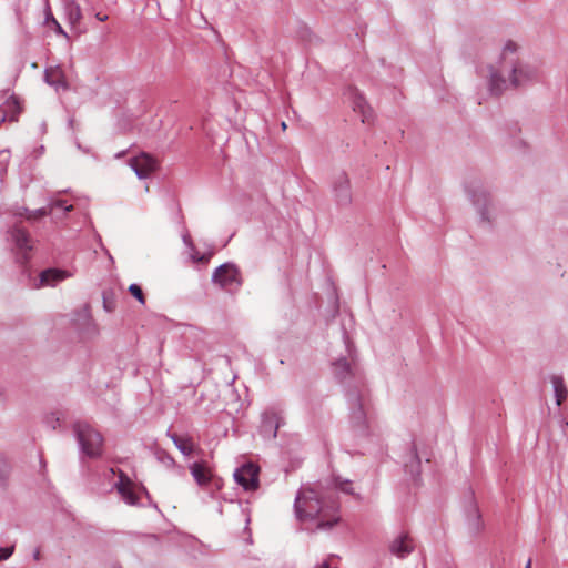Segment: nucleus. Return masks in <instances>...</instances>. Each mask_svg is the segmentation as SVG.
Wrapping results in <instances>:
<instances>
[{"label": "nucleus", "instance_id": "nucleus-1", "mask_svg": "<svg viewBox=\"0 0 568 568\" xmlns=\"http://www.w3.org/2000/svg\"><path fill=\"white\" fill-rule=\"evenodd\" d=\"M516 51L517 45L513 41L504 47L500 65L490 72L489 89L493 94L498 95L509 87H519L535 77V71L519 64L514 57Z\"/></svg>", "mask_w": 568, "mask_h": 568}, {"label": "nucleus", "instance_id": "nucleus-2", "mask_svg": "<svg viewBox=\"0 0 568 568\" xmlns=\"http://www.w3.org/2000/svg\"><path fill=\"white\" fill-rule=\"evenodd\" d=\"M295 510L301 520L316 519L318 529L331 528L339 519L336 504L325 503L321 494L311 487L300 491L295 500Z\"/></svg>", "mask_w": 568, "mask_h": 568}, {"label": "nucleus", "instance_id": "nucleus-3", "mask_svg": "<svg viewBox=\"0 0 568 568\" xmlns=\"http://www.w3.org/2000/svg\"><path fill=\"white\" fill-rule=\"evenodd\" d=\"M74 428L84 454L89 457H99L103 444L100 433L85 423H77Z\"/></svg>", "mask_w": 568, "mask_h": 568}, {"label": "nucleus", "instance_id": "nucleus-4", "mask_svg": "<svg viewBox=\"0 0 568 568\" xmlns=\"http://www.w3.org/2000/svg\"><path fill=\"white\" fill-rule=\"evenodd\" d=\"M129 165L140 179H146L159 169L158 160L148 154L141 153L129 160Z\"/></svg>", "mask_w": 568, "mask_h": 568}, {"label": "nucleus", "instance_id": "nucleus-5", "mask_svg": "<svg viewBox=\"0 0 568 568\" xmlns=\"http://www.w3.org/2000/svg\"><path fill=\"white\" fill-rule=\"evenodd\" d=\"M213 281L224 288L233 285L240 286L242 284L240 271L232 264H223L219 266L213 274Z\"/></svg>", "mask_w": 568, "mask_h": 568}, {"label": "nucleus", "instance_id": "nucleus-6", "mask_svg": "<svg viewBox=\"0 0 568 568\" xmlns=\"http://www.w3.org/2000/svg\"><path fill=\"white\" fill-rule=\"evenodd\" d=\"M258 473L260 468L248 463L243 465L234 474L235 480L246 490H255L258 487Z\"/></svg>", "mask_w": 568, "mask_h": 568}, {"label": "nucleus", "instance_id": "nucleus-7", "mask_svg": "<svg viewBox=\"0 0 568 568\" xmlns=\"http://www.w3.org/2000/svg\"><path fill=\"white\" fill-rule=\"evenodd\" d=\"M414 540L406 532H403L398 537H396L389 546L390 552L398 558L406 557L414 550Z\"/></svg>", "mask_w": 568, "mask_h": 568}, {"label": "nucleus", "instance_id": "nucleus-8", "mask_svg": "<svg viewBox=\"0 0 568 568\" xmlns=\"http://www.w3.org/2000/svg\"><path fill=\"white\" fill-rule=\"evenodd\" d=\"M45 81L57 90H68L67 77L61 67H50L45 70Z\"/></svg>", "mask_w": 568, "mask_h": 568}, {"label": "nucleus", "instance_id": "nucleus-9", "mask_svg": "<svg viewBox=\"0 0 568 568\" xmlns=\"http://www.w3.org/2000/svg\"><path fill=\"white\" fill-rule=\"evenodd\" d=\"M119 494L130 505H134L138 496L133 488V483L123 474L120 475V480L116 485Z\"/></svg>", "mask_w": 568, "mask_h": 568}, {"label": "nucleus", "instance_id": "nucleus-10", "mask_svg": "<svg viewBox=\"0 0 568 568\" xmlns=\"http://www.w3.org/2000/svg\"><path fill=\"white\" fill-rule=\"evenodd\" d=\"M13 240L17 247L28 258V253L32 250L31 239L29 233L20 227H16L12 232Z\"/></svg>", "mask_w": 568, "mask_h": 568}, {"label": "nucleus", "instance_id": "nucleus-11", "mask_svg": "<svg viewBox=\"0 0 568 568\" xmlns=\"http://www.w3.org/2000/svg\"><path fill=\"white\" fill-rule=\"evenodd\" d=\"M69 276V273L65 271L55 268L45 270L40 274V286H53Z\"/></svg>", "mask_w": 568, "mask_h": 568}, {"label": "nucleus", "instance_id": "nucleus-12", "mask_svg": "<svg viewBox=\"0 0 568 568\" xmlns=\"http://www.w3.org/2000/svg\"><path fill=\"white\" fill-rule=\"evenodd\" d=\"M65 14L69 23L73 28H75L82 19L81 8L74 0L65 1Z\"/></svg>", "mask_w": 568, "mask_h": 568}, {"label": "nucleus", "instance_id": "nucleus-13", "mask_svg": "<svg viewBox=\"0 0 568 568\" xmlns=\"http://www.w3.org/2000/svg\"><path fill=\"white\" fill-rule=\"evenodd\" d=\"M191 470L193 477L200 485H205L211 480V470L203 463H195Z\"/></svg>", "mask_w": 568, "mask_h": 568}, {"label": "nucleus", "instance_id": "nucleus-14", "mask_svg": "<svg viewBox=\"0 0 568 568\" xmlns=\"http://www.w3.org/2000/svg\"><path fill=\"white\" fill-rule=\"evenodd\" d=\"M336 196L341 200H348L349 197V180L346 174H339L334 183Z\"/></svg>", "mask_w": 568, "mask_h": 568}, {"label": "nucleus", "instance_id": "nucleus-15", "mask_svg": "<svg viewBox=\"0 0 568 568\" xmlns=\"http://www.w3.org/2000/svg\"><path fill=\"white\" fill-rule=\"evenodd\" d=\"M551 383L554 385L557 405L560 406L562 402L567 398L568 390L564 384V379L561 376H552Z\"/></svg>", "mask_w": 568, "mask_h": 568}, {"label": "nucleus", "instance_id": "nucleus-16", "mask_svg": "<svg viewBox=\"0 0 568 568\" xmlns=\"http://www.w3.org/2000/svg\"><path fill=\"white\" fill-rule=\"evenodd\" d=\"M175 446L184 454L191 455L194 448L193 442L190 437L179 436L176 434L171 436Z\"/></svg>", "mask_w": 568, "mask_h": 568}, {"label": "nucleus", "instance_id": "nucleus-17", "mask_svg": "<svg viewBox=\"0 0 568 568\" xmlns=\"http://www.w3.org/2000/svg\"><path fill=\"white\" fill-rule=\"evenodd\" d=\"M354 111L359 112L362 114V122H368L372 115V110L368 105H366L363 99H357L354 103Z\"/></svg>", "mask_w": 568, "mask_h": 568}, {"label": "nucleus", "instance_id": "nucleus-18", "mask_svg": "<svg viewBox=\"0 0 568 568\" xmlns=\"http://www.w3.org/2000/svg\"><path fill=\"white\" fill-rule=\"evenodd\" d=\"M8 108L11 110V114L9 115L10 121H17L18 114L21 112V106L17 98H12L7 102Z\"/></svg>", "mask_w": 568, "mask_h": 568}, {"label": "nucleus", "instance_id": "nucleus-19", "mask_svg": "<svg viewBox=\"0 0 568 568\" xmlns=\"http://www.w3.org/2000/svg\"><path fill=\"white\" fill-rule=\"evenodd\" d=\"M63 209L65 212H71L73 210V205L72 204H67V201L62 200V199H52L51 202H50V213L54 210V209Z\"/></svg>", "mask_w": 568, "mask_h": 568}, {"label": "nucleus", "instance_id": "nucleus-20", "mask_svg": "<svg viewBox=\"0 0 568 568\" xmlns=\"http://www.w3.org/2000/svg\"><path fill=\"white\" fill-rule=\"evenodd\" d=\"M48 214H50V211L47 210V209H38L36 211H27L26 210V219L29 220V221H36V220H39V219H42L44 216H47Z\"/></svg>", "mask_w": 568, "mask_h": 568}, {"label": "nucleus", "instance_id": "nucleus-21", "mask_svg": "<svg viewBox=\"0 0 568 568\" xmlns=\"http://www.w3.org/2000/svg\"><path fill=\"white\" fill-rule=\"evenodd\" d=\"M129 292L132 296H134L141 304H145V296L143 294L142 288L138 284H131L129 286Z\"/></svg>", "mask_w": 568, "mask_h": 568}, {"label": "nucleus", "instance_id": "nucleus-22", "mask_svg": "<svg viewBox=\"0 0 568 568\" xmlns=\"http://www.w3.org/2000/svg\"><path fill=\"white\" fill-rule=\"evenodd\" d=\"M14 550V546L0 548V560L8 559Z\"/></svg>", "mask_w": 568, "mask_h": 568}, {"label": "nucleus", "instance_id": "nucleus-23", "mask_svg": "<svg viewBox=\"0 0 568 568\" xmlns=\"http://www.w3.org/2000/svg\"><path fill=\"white\" fill-rule=\"evenodd\" d=\"M50 20L53 22V24H54V27H55V31H57L59 34H61V36L65 37L67 39H69V37H68L67 32L63 30V28L60 26V23L55 20V18L51 16V17H50Z\"/></svg>", "mask_w": 568, "mask_h": 568}, {"label": "nucleus", "instance_id": "nucleus-24", "mask_svg": "<svg viewBox=\"0 0 568 568\" xmlns=\"http://www.w3.org/2000/svg\"><path fill=\"white\" fill-rule=\"evenodd\" d=\"M8 474L7 464L0 458V479H2Z\"/></svg>", "mask_w": 568, "mask_h": 568}, {"label": "nucleus", "instance_id": "nucleus-25", "mask_svg": "<svg viewBox=\"0 0 568 568\" xmlns=\"http://www.w3.org/2000/svg\"><path fill=\"white\" fill-rule=\"evenodd\" d=\"M95 18H97L99 21L104 22V21H106V20H108V18H109V17H108L106 14H102L101 12H98V13L95 14Z\"/></svg>", "mask_w": 568, "mask_h": 568}, {"label": "nucleus", "instance_id": "nucleus-26", "mask_svg": "<svg viewBox=\"0 0 568 568\" xmlns=\"http://www.w3.org/2000/svg\"><path fill=\"white\" fill-rule=\"evenodd\" d=\"M8 114L6 110L0 109V124L7 119Z\"/></svg>", "mask_w": 568, "mask_h": 568}, {"label": "nucleus", "instance_id": "nucleus-27", "mask_svg": "<svg viewBox=\"0 0 568 568\" xmlns=\"http://www.w3.org/2000/svg\"><path fill=\"white\" fill-rule=\"evenodd\" d=\"M348 487H349V484H344V485L341 487V489H342L343 491L351 493V490L348 489Z\"/></svg>", "mask_w": 568, "mask_h": 568}, {"label": "nucleus", "instance_id": "nucleus-28", "mask_svg": "<svg viewBox=\"0 0 568 568\" xmlns=\"http://www.w3.org/2000/svg\"><path fill=\"white\" fill-rule=\"evenodd\" d=\"M199 262L205 263L209 261V258L204 255H202L200 258H197Z\"/></svg>", "mask_w": 568, "mask_h": 568}, {"label": "nucleus", "instance_id": "nucleus-29", "mask_svg": "<svg viewBox=\"0 0 568 568\" xmlns=\"http://www.w3.org/2000/svg\"><path fill=\"white\" fill-rule=\"evenodd\" d=\"M338 365H342L345 369L348 368V364L346 361L339 362Z\"/></svg>", "mask_w": 568, "mask_h": 568}, {"label": "nucleus", "instance_id": "nucleus-30", "mask_svg": "<svg viewBox=\"0 0 568 568\" xmlns=\"http://www.w3.org/2000/svg\"><path fill=\"white\" fill-rule=\"evenodd\" d=\"M531 564H532L531 559H528V561H527V564H526L525 568H531Z\"/></svg>", "mask_w": 568, "mask_h": 568}, {"label": "nucleus", "instance_id": "nucleus-31", "mask_svg": "<svg viewBox=\"0 0 568 568\" xmlns=\"http://www.w3.org/2000/svg\"><path fill=\"white\" fill-rule=\"evenodd\" d=\"M282 128H283V129H286V124H285V122H283V123H282Z\"/></svg>", "mask_w": 568, "mask_h": 568}, {"label": "nucleus", "instance_id": "nucleus-32", "mask_svg": "<svg viewBox=\"0 0 568 568\" xmlns=\"http://www.w3.org/2000/svg\"><path fill=\"white\" fill-rule=\"evenodd\" d=\"M34 557H36V559H38V557H39V551H37V552H36Z\"/></svg>", "mask_w": 568, "mask_h": 568}]
</instances>
